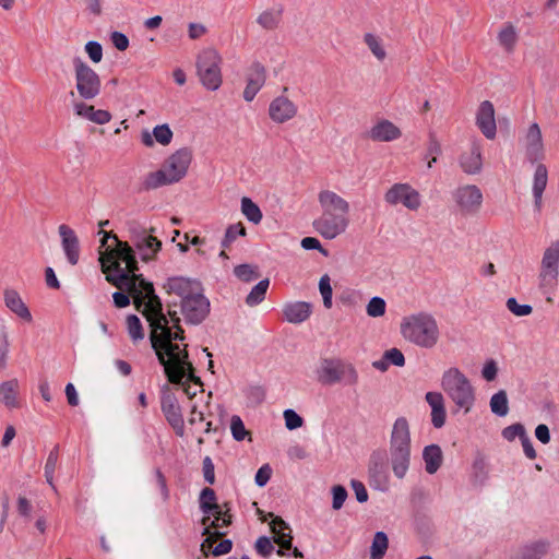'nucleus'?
Instances as JSON below:
<instances>
[{
  "mask_svg": "<svg viewBox=\"0 0 559 559\" xmlns=\"http://www.w3.org/2000/svg\"><path fill=\"white\" fill-rule=\"evenodd\" d=\"M441 389L454 404V413L468 414L476 402V391L467 376L457 367L445 369L441 376Z\"/></svg>",
  "mask_w": 559,
  "mask_h": 559,
  "instance_id": "nucleus-5",
  "label": "nucleus"
},
{
  "mask_svg": "<svg viewBox=\"0 0 559 559\" xmlns=\"http://www.w3.org/2000/svg\"><path fill=\"white\" fill-rule=\"evenodd\" d=\"M110 39L112 45L120 51H124L129 47V39L123 33L112 32Z\"/></svg>",
  "mask_w": 559,
  "mask_h": 559,
  "instance_id": "nucleus-63",
  "label": "nucleus"
},
{
  "mask_svg": "<svg viewBox=\"0 0 559 559\" xmlns=\"http://www.w3.org/2000/svg\"><path fill=\"white\" fill-rule=\"evenodd\" d=\"M160 329H156V344L152 338L153 325L150 323V341L159 364L171 383L183 386L186 394L193 397L197 391L191 388L190 382L200 385L201 381L193 373L192 364L188 360L186 346L174 343V341H183V330L180 326V318L176 311H168V317L162 311Z\"/></svg>",
  "mask_w": 559,
  "mask_h": 559,
  "instance_id": "nucleus-2",
  "label": "nucleus"
},
{
  "mask_svg": "<svg viewBox=\"0 0 559 559\" xmlns=\"http://www.w3.org/2000/svg\"><path fill=\"white\" fill-rule=\"evenodd\" d=\"M389 539L384 532H377L370 547V559H382L388 550Z\"/></svg>",
  "mask_w": 559,
  "mask_h": 559,
  "instance_id": "nucleus-40",
  "label": "nucleus"
},
{
  "mask_svg": "<svg viewBox=\"0 0 559 559\" xmlns=\"http://www.w3.org/2000/svg\"><path fill=\"white\" fill-rule=\"evenodd\" d=\"M210 300L203 295L202 289L194 295L180 301L181 314L188 324L198 325L202 323L210 313Z\"/></svg>",
  "mask_w": 559,
  "mask_h": 559,
  "instance_id": "nucleus-12",
  "label": "nucleus"
},
{
  "mask_svg": "<svg viewBox=\"0 0 559 559\" xmlns=\"http://www.w3.org/2000/svg\"><path fill=\"white\" fill-rule=\"evenodd\" d=\"M369 485L376 490L386 491L389 488V474L381 462L371 461L368 468Z\"/></svg>",
  "mask_w": 559,
  "mask_h": 559,
  "instance_id": "nucleus-27",
  "label": "nucleus"
},
{
  "mask_svg": "<svg viewBox=\"0 0 559 559\" xmlns=\"http://www.w3.org/2000/svg\"><path fill=\"white\" fill-rule=\"evenodd\" d=\"M498 374V366L493 359H489L485 362L481 369V376L486 381H493Z\"/></svg>",
  "mask_w": 559,
  "mask_h": 559,
  "instance_id": "nucleus-58",
  "label": "nucleus"
},
{
  "mask_svg": "<svg viewBox=\"0 0 559 559\" xmlns=\"http://www.w3.org/2000/svg\"><path fill=\"white\" fill-rule=\"evenodd\" d=\"M497 39L499 45L507 53L513 52L519 39V35L514 25L511 23L504 24L499 31Z\"/></svg>",
  "mask_w": 559,
  "mask_h": 559,
  "instance_id": "nucleus-33",
  "label": "nucleus"
},
{
  "mask_svg": "<svg viewBox=\"0 0 559 559\" xmlns=\"http://www.w3.org/2000/svg\"><path fill=\"white\" fill-rule=\"evenodd\" d=\"M164 288L168 294H175L180 297L181 301L187 300V298L202 289L198 281L181 276L168 278Z\"/></svg>",
  "mask_w": 559,
  "mask_h": 559,
  "instance_id": "nucleus-20",
  "label": "nucleus"
},
{
  "mask_svg": "<svg viewBox=\"0 0 559 559\" xmlns=\"http://www.w3.org/2000/svg\"><path fill=\"white\" fill-rule=\"evenodd\" d=\"M269 285L270 281L267 278L261 280L246 297V304L250 307L261 304L265 298Z\"/></svg>",
  "mask_w": 559,
  "mask_h": 559,
  "instance_id": "nucleus-41",
  "label": "nucleus"
},
{
  "mask_svg": "<svg viewBox=\"0 0 559 559\" xmlns=\"http://www.w3.org/2000/svg\"><path fill=\"white\" fill-rule=\"evenodd\" d=\"M312 305L307 301H290L283 306L284 319L293 324H300L309 319Z\"/></svg>",
  "mask_w": 559,
  "mask_h": 559,
  "instance_id": "nucleus-24",
  "label": "nucleus"
},
{
  "mask_svg": "<svg viewBox=\"0 0 559 559\" xmlns=\"http://www.w3.org/2000/svg\"><path fill=\"white\" fill-rule=\"evenodd\" d=\"M58 233L68 262L71 265L78 264L80 259V242L75 231L68 225L62 224L58 227Z\"/></svg>",
  "mask_w": 559,
  "mask_h": 559,
  "instance_id": "nucleus-18",
  "label": "nucleus"
},
{
  "mask_svg": "<svg viewBox=\"0 0 559 559\" xmlns=\"http://www.w3.org/2000/svg\"><path fill=\"white\" fill-rule=\"evenodd\" d=\"M130 240L138 250L143 261H150L154 259L156 253L160 250L162 242L152 236L145 228L140 227L136 224H132L129 227Z\"/></svg>",
  "mask_w": 559,
  "mask_h": 559,
  "instance_id": "nucleus-13",
  "label": "nucleus"
},
{
  "mask_svg": "<svg viewBox=\"0 0 559 559\" xmlns=\"http://www.w3.org/2000/svg\"><path fill=\"white\" fill-rule=\"evenodd\" d=\"M72 64L79 95L85 100L97 97L102 86L99 75L81 57H74Z\"/></svg>",
  "mask_w": 559,
  "mask_h": 559,
  "instance_id": "nucleus-9",
  "label": "nucleus"
},
{
  "mask_svg": "<svg viewBox=\"0 0 559 559\" xmlns=\"http://www.w3.org/2000/svg\"><path fill=\"white\" fill-rule=\"evenodd\" d=\"M246 235V228L241 223L233 224L228 226V228L225 231V236L222 240V247L227 248L236 240L238 236H245Z\"/></svg>",
  "mask_w": 559,
  "mask_h": 559,
  "instance_id": "nucleus-45",
  "label": "nucleus"
},
{
  "mask_svg": "<svg viewBox=\"0 0 559 559\" xmlns=\"http://www.w3.org/2000/svg\"><path fill=\"white\" fill-rule=\"evenodd\" d=\"M549 547L547 540L533 542L522 549L520 559H542L547 555Z\"/></svg>",
  "mask_w": 559,
  "mask_h": 559,
  "instance_id": "nucleus-37",
  "label": "nucleus"
},
{
  "mask_svg": "<svg viewBox=\"0 0 559 559\" xmlns=\"http://www.w3.org/2000/svg\"><path fill=\"white\" fill-rule=\"evenodd\" d=\"M19 389V381L11 379L0 384V402L8 407H15L17 405L16 394Z\"/></svg>",
  "mask_w": 559,
  "mask_h": 559,
  "instance_id": "nucleus-35",
  "label": "nucleus"
},
{
  "mask_svg": "<svg viewBox=\"0 0 559 559\" xmlns=\"http://www.w3.org/2000/svg\"><path fill=\"white\" fill-rule=\"evenodd\" d=\"M350 486H352V489L354 490L356 499L359 503H364V502L368 501L367 489L360 480L352 479Z\"/></svg>",
  "mask_w": 559,
  "mask_h": 559,
  "instance_id": "nucleus-61",
  "label": "nucleus"
},
{
  "mask_svg": "<svg viewBox=\"0 0 559 559\" xmlns=\"http://www.w3.org/2000/svg\"><path fill=\"white\" fill-rule=\"evenodd\" d=\"M506 306L508 310L516 317H526L533 312V308L531 305H520L514 297H510L507 299Z\"/></svg>",
  "mask_w": 559,
  "mask_h": 559,
  "instance_id": "nucleus-47",
  "label": "nucleus"
},
{
  "mask_svg": "<svg viewBox=\"0 0 559 559\" xmlns=\"http://www.w3.org/2000/svg\"><path fill=\"white\" fill-rule=\"evenodd\" d=\"M94 106L88 105L82 100L73 102V111L78 117L84 118L90 121Z\"/></svg>",
  "mask_w": 559,
  "mask_h": 559,
  "instance_id": "nucleus-57",
  "label": "nucleus"
},
{
  "mask_svg": "<svg viewBox=\"0 0 559 559\" xmlns=\"http://www.w3.org/2000/svg\"><path fill=\"white\" fill-rule=\"evenodd\" d=\"M389 450L411 451V430L408 420L399 417L392 426Z\"/></svg>",
  "mask_w": 559,
  "mask_h": 559,
  "instance_id": "nucleus-19",
  "label": "nucleus"
},
{
  "mask_svg": "<svg viewBox=\"0 0 559 559\" xmlns=\"http://www.w3.org/2000/svg\"><path fill=\"white\" fill-rule=\"evenodd\" d=\"M501 435L506 440L513 441L516 438L522 440L527 433L524 426L520 423H516L503 428Z\"/></svg>",
  "mask_w": 559,
  "mask_h": 559,
  "instance_id": "nucleus-51",
  "label": "nucleus"
},
{
  "mask_svg": "<svg viewBox=\"0 0 559 559\" xmlns=\"http://www.w3.org/2000/svg\"><path fill=\"white\" fill-rule=\"evenodd\" d=\"M425 399L431 409L444 407V399L440 392H428Z\"/></svg>",
  "mask_w": 559,
  "mask_h": 559,
  "instance_id": "nucleus-64",
  "label": "nucleus"
},
{
  "mask_svg": "<svg viewBox=\"0 0 559 559\" xmlns=\"http://www.w3.org/2000/svg\"><path fill=\"white\" fill-rule=\"evenodd\" d=\"M255 550L265 557L274 550V546L269 537L261 536L255 542Z\"/></svg>",
  "mask_w": 559,
  "mask_h": 559,
  "instance_id": "nucleus-60",
  "label": "nucleus"
},
{
  "mask_svg": "<svg viewBox=\"0 0 559 559\" xmlns=\"http://www.w3.org/2000/svg\"><path fill=\"white\" fill-rule=\"evenodd\" d=\"M476 124L487 139H493L497 133L495 108L489 100L480 103L476 114Z\"/></svg>",
  "mask_w": 559,
  "mask_h": 559,
  "instance_id": "nucleus-21",
  "label": "nucleus"
},
{
  "mask_svg": "<svg viewBox=\"0 0 559 559\" xmlns=\"http://www.w3.org/2000/svg\"><path fill=\"white\" fill-rule=\"evenodd\" d=\"M423 460L425 469L428 474L437 473L443 462L442 450L438 444H429L423 450Z\"/></svg>",
  "mask_w": 559,
  "mask_h": 559,
  "instance_id": "nucleus-32",
  "label": "nucleus"
},
{
  "mask_svg": "<svg viewBox=\"0 0 559 559\" xmlns=\"http://www.w3.org/2000/svg\"><path fill=\"white\" fill-rule=\"evenodd\" d=\"M4 302L5 306L19 318L26 322H31L33 317L25 305V302L22 300L21 296L15 290H5L4 293Z\"/></svg>",
  "mask_w": 559,
  "mask_h": 559,
  "instance_id": "nucleus-31",
  "label": "nucleus"
},
{
  "mask_svg": "<svg viewBox=\"0 0 559 559\" xmlns=\"http://www.w3.org/2000/svg\"><path fill=\"white\" fill-rule=\"evenodd\" d=\"M384 201L391 206L402 205L408 211L416 212L423 204V197L409 183L396 182L384 193Z\"/></svg>",
  "mask_w": 559,
  "mask_h": 559,
  "instance_id": "nucleus-10",
  "label": "nucleus"
},
{
  "mask_svg": "<svg viewBox=\"0 0 559 559\" xmlns=\"http://www.w3.org/2000/svg\"><path fill=\"white\" fill-rule=\"evenodd\" d=\"M200 510L205 515L202 524L206 525L210 521V513L217 510L216 495L212 488L205 487L202 489L199 498Z\"/></svg>",
  "mask_w": 559,
  "mask_h": 559,
  "instance_id": "nucleus-34",
  "label": "nucleus"
},
{
  "mask_svg": "<svg viewBox=\"0 0 559 559\" xmlns=\"http://www.w3.org/2000/svg\"><path fill=\"white\" fill-rule=\"evenodd\" d=\"M284 8L282 4H276L262 11L258 17L257 23L265 31L276 29L283 19Z\"/></svg>",
  "mask_w": 559,
  "mask_h": 559,
  "instance_id": "nucleus-30",
  "label": "nucleus"
},
{
  "mask_svg": "<svg viewBox=\"0 0 559 559\" xmlns=\"http://www.w3.org/2000/svg\"><path fill=\"white\" fill-rule=\"evenodd\" d=\"M240 210L243 216L252 224L258 225L261 223L263 218V214L258 206L250 198L243 197L241 199Z\"/></svg>",
  "mask_w": 559,
  "mask_h": 559,
  "instance_id": "nucleus-39",
  "label": "nucleus"
},
{
  "mask_svg": "<svg viewBox=\"0 0 559 559\" xmlns=\"http://www.w3.org/2000/svg\"><path fill=\"white\" fill-rule=\"evenodd\" d=\"M222 58L217 50H202L197 59V71L202 85L209 91H216L222 85Z\"/></svg>",
  "mask_w": 559,
  "mask_h": 559,
  "instance_id": "nucleus-8",
  "label": "nucleus"
},
{
  "mask_svg": "<svg viewBox=\"0 0 559 559\" xmlns=\"http://www.w3.org/2000/svg\"><path fill=\"white\" fill-rule=\"evenodd\" d=\"M548 181V171L545 165L539 164L537 165L535 173H534V180H533V187L532 192L534 197V205L537 211H540L542 203H543V193L546 189Z\"/></svg>",
  "mask_w": 559,
  "mask_h": 559,
  "instance_id": "nucleus-29",
  "label": "nucleus"
},
{
  "mask_svg": "<svg viewBox=\"0 0 559 559\" xmlns=\"http://www.w3.org/2000/svg\"><path fill=\"white\" fill-rule=\"evenodd\" d=\"M298 108L285 96L275 97L269 106V116L275 123H284L296 117Z\"/></svg>",
  "mask_w": 559,
  "mask_h": 559,
  "instance_id": "nucleus-16",
  "label": "nucleus"
},
{
  "mask_svg": "<svg viewBox=\"0 0 559 559\" xmlns=\"http://www.w3.org/2000/svg\"><path fill=\"white\" fill-rule=\"evenodd\" d=\"M321 215L312 223L314 230L324 239L332 240L346 231L349 219V203L331 190L318 194Z\"/></svg>",
  "mask_w": 559,
  "mask_h": 559,
  "instance_id": "nucleus-3",
  "label": "nucleus"
},
{
  "mask_svg": "<svg viewBox=\"0 0 559 559\" xmlns=\"http://www.w3.org/2000/svg\"><path fill=\"white\" fill-rule=\"evenodd\" d=\"M317 380L323 385L344 382L354 385L358 382V372L354 365L338 358H324L316 371Z\"/></svg>",
  "mask_w": 559,
  "mask_h": 559,
  "instance_id": "nucleus-7",
  "label": "nucleus"
},
{
  "mask_svg": "<svg viewBox=\"0 0 559 559\" xmlns=\"http://www.w3.org/2000/svg\"><path fill=\"white\" fill-rule=\"evenodd\" d=\"M319 290L323 299V305L326 309L332 307L333 290L331 286V278L328 274L321 276L319 281Z\"/></svg>",
  "mask_w": 559,
  "mask_h": 559,
  "instance_id": "nucleus-44",
  "label": "nucleus"
},
{
  "mask_svg": "<svg viewBox=\"0 0 559 559\" xmlns=\"http://www.w3.org/2000/svg\"><path fill=\"white\" fill-rule=\"evenodd\" d=\"M111 120V114L104 109H93L90 121L96 124H106Z\"/></svg>",
  "mask_w": 559,
  "mask_h": 559,
  "instance_id": "nucleus-62",
  "label": "nucleus"
},
{
  "mask_svg": "<svg viewBox=\"0 0 559 559\" xmlns=\"http://www.w3.org/2000/svg\"><path fill=\"white\" fill-rule=\"evenodd\" d=\"M401 135L400 128L386 119L379 120L368 132L369 139L377 142H391L400 139Z\"/></svg>",
  "mask_w": 559,
  "mask_h": 559,
  "instance_id": "nucleus-22",
  "label": "nucleus"
},
{
  "mask_svg": "<svg viewBox=\"0 0 559 559\" xmlns=\"http://www.w3.org/2000/svg\"><path fill=\"white\" fill-rule=\"evenodd\" d=\"M402 336L421 348H432L439 341V328L436 319L427 312H418L403 318Z\"/></svg>",
  "mask_w": 559,
  "mask_h": 559,
  "instance_id": "nucleus-6",
  "label": "nucleus"
},
{
  "mask_svg": "<svg viewBox=\"0 0 559 559\" xmlns=\"http://www.w3.org/2000/svg\"><path fill=\"white\" fill-rule=\"evenodd\" d=\"M230 523H231V515L227 512L221 516L219 522L211 521L210 524L206 523V525H204L203 534H210L211 528H214L215 530L214 535H217V536L224 535V533L221 532V530L227 527L228 525H230Z\"/></svg>",
  "mask_w": 559,
  "mask_h": 559,
  "instance_id": "nucleus-48",
  "label": "nucleus"
},
{
  "mask_svg": "<svg viewBox=\"0 0 559 559\" xmlns=\"http://www.w3.org/2000/svg\"><path fill=\"white\" fill-rule=\"evenodd\" d=\"M526 155L531 162L540 159L544 155V144L539 126L534 122L525 135Z\"/></svg>",
  "mask_w": 559,
  "mask_h": 559,
  "instance_id": "nucleus-23",
  "label": "nucleus"
},
{
  "mask_svg": "<svg viewBox=\"0 0 559 559\" xmlns=\"http://www.w3.org/2000/svg\"><path fill=\"white\" fill-rule=\"evenodd\" d=\"M58 463V449H53L48 454V457L46 460L45 464V477L47 483L56 490V487L53 486V474L57 467Z\"/></svg>",
  "mask_w": 559,
  "mask_h": 559,
  "instance_id": "nucleus-46",
  "label": "nucleus"
},
{
  "mask_svg": "<svg viewBox=\"0 0 559 559\" xmlns=\"http://www.w3.org/2000/svg\"><path fill=\"white\" fill-rule=\"evenodd\" d=\"M389 459L394 476L404 478L411 465V451L389 450Z\"/></svg>",
  "mask_w": 559,
  "mask_h": 559,
  "instance_id": "nucleus-28",
  "label": "nucleus"
},
{
  "mask_svg": "<svg viewBox=\"0 0 559 559\" xmlns=\"http://www.w3.org/2000/svg\"><path fill=\"white\" fill-rule=\"evenodd\" d=\"M234 274L243 282H251L258 278L259 274L254 266L250 264H239L234 269Z\"/></svg>",
  "mask_w": 559,
  "mask_h": 559,
  "instance_id": "nucleus-50",
  "label": "nucleus"
},
{
  "mask_svg": "<svg viewBox=\"0 0 559 559\" xmlns=\"http://www.w3.org/2000/svg\"><path fill=\"white\" fill-rule=\"evenodd\" d=\"M460 165L462 170L468 175L480 173L483 168V157L479 142L474 141L471 145V150L461 155Z\"/></svg>",
  "mask_w": 559,
  "mask_h": 559,
  "instance_id": "nucleus-25",
  "label": "nucleus"
},
{
  "mask_svg": "<svg viewBox=\"0 0 559 559\" xmlns=\"http://www.w3.org/2000/svg\"><path fill=\"white\" fill-rule=\"evenodd\" d=\"M364 43L378 61H383L386 58V50L383 39L373 33L364 34Z\"/></svg>",
  "mask_w": 559,
  "mask_h": 559,
  "instance_id": "nucleus-36",
  "label": "nucleus"
},
{
  "mask_svg": "<svg viewBox=\"0 0 559 559\" xmlns=\"http://www.w3.org/2000/svg\"><path fill=\"white\" fill-rule=\"evenodd\" d=\"M127 330L131 340L135 343L144 338V331L140 319L135 314L127 317Z\"/></svg>",
  "mask_w": 559,
  "mask_h": 559,
  "instance_id": "nucleus-42",
  "label": "nucleus"
},
{
  "mask_svg": "<svg viewBox=\"0 0 559 559\" xmlns=\"http://www.w3.org/2000/svg\"><path fill=\"white\" fill-rule=\"evenodd\" d=\"M271 475L272 468L270 467L269 464H264L258 469L254 477V481L259 487H264L270 480Z\"/></svg>",
  "mask_w": 559,
  "mask_h": 559,
  "instance_id": "nucleus-59",
  "label": "nucleus"
},
{
  "mask_svg": "<svg viewBox=\"0 0 559 559\" xmlns=\"http://www.w3.org/2000/svg\"><path fill=\"white\" fill-rule=\"evenodd\" d=\"M266 80V71L265 68L259 63L254 62L250 66L247 72V84L243 91V98L246 102H251L259 93V91L263 87Z\"/></svg>",
  "mask_w": 559,
  "mask_h": 559,
  "instance_id": "nucleus-17",
  "label": "nucleus"
},
{
  "mask_svg": "<svg viewBox=\"0 0 559 559\" xmlns=\"http://www.w3.org/2000/svg\"><path fill=\"white\" fill-rule=\"evenodd\" d=\"M489 407L493 415L504 417L509 413V400L504 390L496 392L489 401Z\"/></svg>",
  "mask_w": 559,
  "mask_h": 559,
  "instance_id": "nucleus-38",
  "label": "nucleus"
},
{
  "mask_svg": "<svg viewBox=\"0 0 559 559\" xmlns=\"http://www.w3.org/2000/svg\"><path fill=\"white\" fill-rule=\"evenodd\" d=\"M452 198L459 211L465 215L477 213L483 204V193L475 185L457 187L452 192Z\"/></svg>",
  "mask_w": 559,
  "mask_h": 559,
  "instance_id": "nucleus-14",
  "label": "nucleus"
},
{
  "mask_svg": "<svg viewBox=\"0 0 559 559\" xmlns=\"http://www.w3.org/2000/svg\"><path fill=\"white\" fill-rule=\"evenodd\" d=\"M384 358L390 365L403 367L405 365V357L403 353L397 348H391L384 352Z\"/></svg>",
  "mask_w": 559,
  "mask_h": 559,
  "instance_id": "nucleus-56",
  "label": "nucleus"
},
{
  "mask_svg": "<svg viewBox=\"0 0 559 559\" xmlns=\"http://www.w3.org/2000/svg\"><path fill=\"white\" fill-rule=\"evenodd\" d=\"M85 52L87 53L88 58L94 62L98 63L103 59V47L102 45L96 40H90L85 44Z\"/></svg>",
  "mask_w": 559,
  "mask_h": 559,
  "instance_id": "nucleus-54",
  "label": "nucleus"
},
{
  "mask_svg": "<svg viewBox=\"0 0 559 559\" xmlns=\"http://www.w3.org/2000/svg\"><path fill=\"white\" fill-rule=\"evenodd\" d=\"M385 300L381 297L374 296L367 304L366 312L371 318H379L385 313Z\"/></svg>",
  "mask_w": 559,
  "mask_h": 559,
  "instance_id": "nucleus-43",
  "label": "nucleus"
},
{
  "mask_svg": "<svg viewBox=\"0 0 559 559\" xmlns=\"http://www.w3.org/2000/svg\"><path fill=\"white\" fill-rule=\"evenodd\" d=\"M230 430L235 440L242 441L248 431L243 425L242 419L238 415H233L230 419Z\"/></svg>",
  "mask_w": 559,
  "mask_h": 559,
  "instance_id": "nucleus-52",
  "label": "nucleus"
},
{
  "mask_svg": "<svg viewBox=\"0 0 559 559\" xmlns=\"http://www.w3.org/2000/svg\"><path fill=\"white\" fill-rule=\"evenodd\" d=\"M332 492V508L333 510H340L347 499V490L341 485H335L331 489Z\"/></svg>",
  "mask_w": 559,
  "mask_h": 559,
  "instance_id": "nucleus-53",
  "label": "nucleus"
},
{
  "mask_svg": "<svg viewBox=\"0 0 559 559\" xmlns=\"http://www.w3.org/2000/svg\"><path fill=\"white\" fill-rule=\"evenodd\" d=\"M160 408L168 421L179 437L185 435V420L181 407L176 395L169 390L168 385H164L160 397Z\"/></svg>",
  "mask_w": 559,
  "mask_h": 559,
  "instance_id": "nucleus-15",
  "label": "nucleus"
},
{
  "mask_svg": "<svg viewBox=\"0 0 559 559\" xmlns=\"http://www.w3.org/2000/svg\"><path fill=\"white\" fill-rule=\"evenodd\" d=\"M153 136L162 145H168L173 140V131L168 124H159L153 129Z\"/></svg>",
  "mask_w": 559,
  "mask_h": 559,
  "instance_id": "nucleus-49",
  "label": "nucleus"
},
{
  "mask_svg": "<svg viewBox=\"0 0 559 559\" xmlns=\"http://www.w3.org/2000/svg\"><path fill=\"white\" fill-rule=\"evenodd\" d=\"M270 526H271L272 532L275 535V543H277L281 546V548L277 550V554L280 556H283L284 549L290 550L293 547V545H292L293 537L290 535V530L288 527V524L281 518L274 516L272 522L270 523Z\"/></svg>",
  "mask_w": 559,
  "mask_h": 559,
  "instance_id": "nucleus-26",
  "label": "nucleus"
},
{
  "mask_svg": "<svg viewBox=\"0 0 559 559\" xmlns=\"http://www.w3.org/2000/svg\"><path fill=\"white\" fill-rule=\"evenodd\" d=\"M102 235L99 262L106 280L119 289H127L135 299L139 307L144 306V314L152 323L154 330L152 338L156 341V329H160L162 301L155 294L153 284L146 282L142 275L135 274L138 261L133 248L126 241H121L116 235L99 230ZM154 345L156 342H153Z\"/></svg>",
  "mask_w": 559,
  "mask_h": 559,
  "instance_id": "nucleus-1",
  "label": "nucleus"
},
{
  "mask_svg": "<svg viewBox=\"0 0 559 559\" xmlns=\"http://www.w3.org/2000/svg\"><path fill=\"white\" fill-rule=\"evenodd\" d=\"M192 162V153L189 148H180L169 155L162 167L148 173L142 180V190H155L164 186L179 182L188 174Z\"/></svg>",
  "mask_w": 559,
  "mask_h": 559,
  "instance_id": "nucleus-4",
  "label": "nucleus"
},
{
  "mask_svg": "<svg viewBox=\"0 0 559 559\" xmlns=\"http://www.w3.org/2000/svg\"><path fill=\"white\" fill-rule=\"evenodd\" d=\"M283 415L286 428L289 430L298 429L304 424L302 418L294 409H285Z\"/></svg>",
  "mask_w": 559,
  "mask_h": 559,
  "instance_id": "nucleus-55",
  "label": "nucleus"
},
{
  "mask_svg": "<svg viewBox=\"0 0 559 559\" xmlns=\"http://www.w3.org/2000/svg\"><path fill=\"white\" fill-rule=\"evenodd\" d=\"M559 277V240L551 241L544 250L538 273L542 289L554 288Z\"/></svg>",
  "mask_w": 559,
  "mask_h": 559,
  "instance_id": "nucleus-11",
  "label": "nucleus"
}]
</instances>
